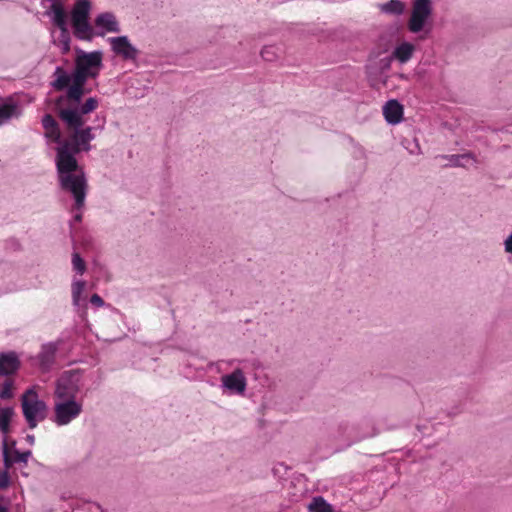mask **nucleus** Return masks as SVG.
<instances>
[{
  "label": "nucleus",
  "instance_id": "f257e3e1",
  "mask_svg": "<svg viewBox=\"0 0 512 512\" xmlns=\"http://www.w3.org/2000/svg\"><path fill=\"white\" fill-rule=\"evenodd\" d=\"M59 187L74 199V207H84L88 191L86 173L82 166L55 165Z\"/></svg>",
  "mask_w": 512,
  "mask_h": 512
},
{
  "label": "nucleus",
  "instance_id": "f03ea898",
  "mask_svg": "<svg viewBox=\"0 0 512 512\" xmlns=\"http://www.w3.org/2000/svg\"><path fill=\"white\" fill-rule=\"evenodd\" d=\"M432 15V0H413L407 29L413 34L421 33L419 39H427L432 32Z\"/></svg>",
  "mask_w": 512,
  "mask_h": 512
},
{
  "label": "nucleus",
  "instance_id": "7ed1b4c3",
  "mask_svg": "<svg viewBox=\"0 0 512 512\" xmlns=\"http://www.w3.org/2000/svg\"><path fill=\"white\" fill-rule=\"evenodd\" d=\"M20 401L23 417L30 429L36 428L39 422L46 419L48 406L39 398L34 387L28 388Z\"/></svg>",
  "mask_w": 512,
  "mask_h": 512
},
{
  "label": "nucleus",
  "instance_id": "20e7f679",
  "mask_svg": "<svg viewBox=\"0 0 512 512\" xmlns=\"http://www.w3.org/2000/svg\"><path fill=\"white\" fill-rule=\"evenodd\" d=\"M83 374L84 370L80 368L63 371L55 381V397L76 398V395L81 389Z\"/></svg>",
  "mask_w": 512,
  "mask_h": 512
},
{
  "label": "nucleus",
  "instance_id": "39448f33",
  "mask_svg": "<svg viewBox=\"0 0 512 512\" xmlns=\"http://www.w3.org/2000/svg\"><path fill=\"white\" fill-rule=\"evenodd\" d=\"M54 403L52 421L58 426H65L76 419L82 412V404L74 397L57 398Z\"/></svg>",
  "mask_w": 512,
  "mask_h": 512
},
{
  "label": "nucleus",
  "instance_id": "423d86ee",
  "mask_svg": "<svg viewBox=\"0 0 512 512\" xmlns=\"http://www.w3.org/2000/svg\"><path fill=\"white\" fill-rule=\"evenodd\" d=\"M56 143L55 165L81 166L76 158L81 150L75 138L70 136L69 140H63L61 137V141Z\"/></svg>",
  "mask_w": 512,
  "mask_h": 512
},
{
  "label": "nucleus",
  "instance_id": "0eeeda50",
  "mask_svg": "<svg viewBox=\"0 0 512 512\" xmlns=\"http://www.w3.org/2000/svg\"><path fill=\"white\" fill-rule=\"evenodd\" d=\"M99 100L97 97H89L80 104L69 105L67 107H59L57 115L59 119L85 120L84 116L92 113L98 107Z\"/></svg>",
  "mask_w": 512,
  "mask_h": 512
},
{
  "label": "nucleus",
  "instance_id": "6e6552de",
  "mask_svg": "<svg viewBox=\"0 0 512 512\" xmlns=\"http://www.w3.org/2000/svg\"><path fill=\"white\" fill-rule=\"evenodd\" d=\"M221 388L230 395H243L247 388V380L240 368L221 377Z\"/></svg>",
  "mask_w": 512,
  "mask_h": 512
},
{
  "label": "nucleus",
  "instance_id": "1a4fd4ad",
  "mask_svg": "<svg viewBox=\"0 0 512 512\" xmlns=\"http://www.w3.org/2000/svg\"><path fill=\"white\" fill-rule=\"evenodd\" d=\"M108 41L111 44V50L124 60H135L137 58L139 50L130 42L128 36L110 37Z\"/></svg>",
  "mask_w": 512,
  "mask_h": 512
},
{
  "label": "nucleus",
  "instance_id": "9d476101",
  "mask_svg": "<svg viewBox=\"0 0 512 512\" xmlns=\"http://www.w3.org/2000/svg\"><path fill=\"white\" fill-rule=\"evenodd\" d=\"M65 127L72 132L71 136L77 141H92L95 139L92 126H84L85 120L60 119Z\"/></svg>",
  "mask_w": 512,
  "mask_h": 512
},
{
  "label": "nucleus",
  "instance_id": "9b49d317",
  "mask_svg": "<svg viewBox=\"0 0 512 512\" xmlns=\"http://www.w3.org/2000/svg\"><path fill=\"white\" fill-rule=\"evenodd\" d=\"M97 28L96 36L104 37L107 32L119 33L120 24L112 12H102L94 19Z\"/></svg>",
  "mask_w": 512,
  "mask_h": 512
},
{
  "label": "nucleus",
  "instance_id": "f8f14e48",
  "mask_svg": "<svg viewBox=\"0 0 512 512\" xmlns=\"http://www.w3.org/2000/svg\"><path fill=\"white\" fill-rule=\"evenodd\" d=\"M60 341L44 343L41 346V350L36 356L38 360L39 368L42 372L50 371L51 367L55 363L56 353L58 351Z\"/></svg>",
  "mask_w": 512,
  "mask_h": 512
},
{
  "label": "nucleus",
  "instance_id": "ddd939ff",
  "mask_svg": "<svg viewBox=\"0 0 512 512\" xmlns=\"http://www.w3.org/2000/svg\"><path fill=\"white\" fill-rule=\"evenodd\" d=\"M21 361L17 352L7 351L0 353V376L11 377L20 369Z\"/></svg>",
  "mask_w": 512,
  "mask_h": 512
},
{
  "label": "nucleus",
  "instance_id": "4468645a",
  "mask_svg": "<svg viewBox=\"0 0 512 512\" xmlns=\"http://www.w3.org/2000/svg\"><path fill=\"white\" fill-rule=\"evenodd\" d=\"M385 121L389 125H397L404 119V106L397 99H389L382 107Z\"/></svg>",
  "mask_w": 512,
  "mask_h": 512
},
{
  "label": "nucleus",
  "instance_id": "2eb2a0df",
  "mask_svg": "<svg viewBox=\"0 0 512 512\" xmlns=\"http://www.w3.org/2000/svg\"><path fill=\"white\" fill-rule=\"evenodd\" d=\"M73 34L78 40L91 42L96 36L95 30L90 23V18L71 21Z\"/></svg>",
  "mask_w": 512,
  "mask_h": 512
},
{
  "label": "nucleus",
  "instance_id": "dca6fc26",
  "mask_svg": "<svg viewBox=\"0 0 512 512\" xmlns=\"http://www.w3.org/2000/svg\"><path fill=\"white\" fill-rule=\"evenodd\" d=\"M22 113L20 105L11 97L0 101V126Z\"/></svg>",
  "mask_w": 512,
  "mask_h": 512
},
{
  "label": "nucleus",
  "instance_id": "f3484780",
  "mask_svg": "<svg viewBox=\"0 0 512 512\" xmlns=\"http://www.w3.org/2000/svg\"><path fill=\"white\" fill-rule=\"evenodd\" d=\"M53 77L54 79L50 82V85L56 91L66 92L73 83L72 71L68 72L61 66L55 68Z\"/></svg>",
  "mask_w": 512,
  "mask_h": 512
},
{
  "label": "nucleus",
  "instance_id": "a211bd4d",
  "mask_svg": "<svg viewBox=\"0 0 512 512\" xmlns=\"http://www.w3.org/2000/svg\"><path fill=\"white\" fill-rule=\"evenodd\" d=\"M365 74L371 88L379 90L381 85H387L388 76H383L377 67L371 63L365 65Z\"/></svg>",
  "mask_w": 512,
  "mask_h": 512
},
{
  "label": "nucleus",
  "instance_id": "6ab92c4d",
  "mask_svg": "<svg viewBox=\"0 0 512 512\" xmlns=\"http://www.w3.org/2000/svg\"><path fill=\"white\" fill-rule=\"evenodd\" d=\"M42 126L45 130L49 131L45 134L47 138H51L53 142L61 141V130L57 120L51 114H45L41 120Z\"/></svg>",
  "mask_w": 512,
  "mask_h": 512
},
{
  "label": "nucleus",
  "instance_id": "aec40b11",
  "mask_svg": "<svg viewBox=\"0 0 512 512\" xmlns=\"http://www.w3.org/2000/svg\"><path fill=\"white\" fill-rule=\"evenodd\" d=\"M414 51V44L407 41H403L402 43L395 46L391 56L393 57V59H396L401 64H404L412 58Z\"/></svg>",
  "mask_w": 512,
  "mask_h": 512
},
{
  "label": "nucleus",
  "instance_id": "412c9836",
  "mask_svg": "<svg viewBox=\"0 0 512 512\" xmlns=\"http://www.w3.org/2000/svg\"><path fill=\"white\" fill-rule=\"evenodd\" d=\"M91 8L92 4L90 0H76L70 12V20L75 21L90 18Z\"/></svg>",
  "mask_w": 512,
  "mask_h": 512
},
{
  "label": "nucleus",
  "instance_id": "4be33fe9",
  "mask_svg": "<svg viewBox=\"0 0 512 512\" xmlns=\"http://www.w3.org/2000/svg\"><path fill=\"white\" fill-rule=\"evenodd\" d=\"M381 13L385 15L400 16L405 12L406 6L402 0H388L377 5Z\"/></svg>",
  "mask_w": 512,
  "mask_h": 512
},
{
  "label": "nucleus",
  "instance_id": "5701e85b",
  "mask_svg": "<svg viewBox=\"0 0 512 512\" xmlns=\"http://www.w3.org/2000/svg\"><path fill=\"white\" fill-rule=\"evenodd\" d=\"M54 26H56L59 31V41L61 43V53L67 54L70 51L71 37L68 30L67 19H63L60 21L52 22Z\"/></svg>",
  "mask_w": 512,
  "mask_h": 512
},
{
  "label": "nucleus",
  "instance_id": "b1692460",
  "mask_svg": "<svg viewBox=\"0 0 512 512\" xmlns=\"http://www.w3.org/2000/svg\"><path fill=\"white\" fill-rule=\"evenodd\" d=\"M75 63H79L85 69H101L103 67V52L101 50H94L85 54V58L82 61H75Z\"/></svg>",
  "mask_w": 512,
  "mask_h": 512
},
{
  "label": "nucleus",
  "instance_id": "393cba45",
  "mask_svg": "<svg viewBox=\"0 0 512 512\" xmlns=\"http://www.w3.org/2000/svg\"><path fill=\"white\" fill-rule=\"evenodd\" d=\"M85 95V85L71 83L70 87L66 91V100L70 102V105L80 104Z\"/></svg>",
  "mask_w": 512,
  "mask_h": 512
},
{
  "label": "nucleus",
  "instance_id": "a878e982",
  "mask_svg": "<svg viewBox=\"0 0 512 512\" xmlns=\"http://www.w3.org/2000/svg\"><path fill=\"white\" fill-rule=\"evenodd\" d=\"M440 157L448 160L446 166L449 167H465L468 161L474 160V155L471 152L463 154L441 155Z\"/></svg>",
  "mask_w": 512,
  "mask_h": 512
},
{
  "label": "nucleus",
  "instance_id": "bb28decb",
  "mask_svg": "<svg viewBox=\"0 0 512 512\" xmlns=\"http://www.w3.org/2000/svg\"><path fill=\"white\" fill-rule=\"evenodd\" d=\"M307 508L309 512H334V507L322 496L313 497Z\"/></svg>",
  "mask_w": 512,
  "mask_h": 512
},
{
  "label": "nucleus",
  "instance_id": "cd10ccee",
  "mask_svg": "<svg viewBox=\"0 0 512 512\" xmlns=\"http://www.w3.org/2000/svg\"><path fill=\"white\" fill-rule=\"evenodd\" d=\"M86 287V282L84 280L75 279L72 282V304L75 308L79 309L81 294L83 293Z\"/></svg>",
  "mask_w": 512,
  "mask_h": 512
},
{
  "label": "nucleus",
  "instance_id": "c85d7f7f",
  "mask_svg": "<svg viewBox=\"0 0 512 512\" xmlns=\"http://www.w3.org/2000/svg\"><path fill=\"white\" fill-rule=\"evenodd\" d=\"M87 70L81 67L79 63H75V67L72 69L73 83L86 85L89 79Z\"/></svg>",
  "mask_w": 512,
  "mask_h": 512
},
{
  "label": "nucleus",
  "instance_id": "c756f323",
  "mask_svg": "<svg viewBox=\"0 0 512 512\" xmlns=\"http://www.w3.org/2000/svg\"><path fill=\"white\" fill-rule=\"evenodd\" d=\"M15 414L12 406H1L0 405V424L11 425L13 416Z\"/></svg>",
  "mask_w": 512,
  "mask_h": 512
},
{
  "label": "nucleus",
  "instance_id": "7c9ffc66",
  "mask_svg": "<svg viewBox=\"0 0 512 512\" xmlns=\"http://www.w3.org/2000/svg\"><path fill=\"white\" fill-rule=\"evenodd\" d=\"M72 265L74 271L79 275H83L87 269L84 259L78 252L72 254Z\"/></svg>",
  "mask_w": 512,
  "mask_h": 512
},
{
  "label": "nucleus",
  "instance_id": "2f4dec72",
  "mask_svg": "<svg viewBox=\"0 0 512 512\" xmlns=\"http://www.w3.org/2000/svg\"><path fill=\"white\" fill-rule=\"evenodd\" d=\"M14 382L11 379L5 380L0 387V399L8 400L13 397V388Z\"/></svg>",
  "mask_w": 512,
  "mask_h": 512
},
{
  "label": "nucleus",
  "instance_id": "473e14b6",
  "mask_svg": "<svg viewBox=\"0 0 512 512\" xmlns=\"http://www.w3.org/2000/svg\"><path fill=\"white\" fill-rule=\"evenodd\" d=\"M12 455L15 459L16 464H23L24 466H26L28 464L29 458L32 456V451L31 450L20 451L18 449H14Z\"/></svg>",
  "mask_w": 512,
  "mask_h": 512
},
{
  "label": "nucleus",
  "instance_id": "72a5a7b5",
  "mask_svg": "<svg viewBox=\"0 0 512 512\" xmlns=\"http://www.w3.org/2000/svg\"><path fill=\"white\" fill-rule=\"evenodd\" d=\"M1 450H2L3 465H4L3 470L9 471V469L14 464H16L15 459H14L13 455L10 453V450L8 449V445L1 446Z\"/></svg>",
  "mask_w": 512,
  "mask_h": 512
},
{
  "label": "nucleus",
  "instance_id": "f704fd0d",
  "mask_svg": "<svg viewBox=\"0 0 512 512\" xmlns=\"http://www.w3.org/2000/svg\"><path fill=\"white\" fill-rule=\"evenodd\" d=\"M260 55L263 60L269 61V62L275 61L278 57L276 49L272 45L264 46L260 52Z\"/></svg>",
  "mask_w": 512,
  "mask_h": 512
},
{
  "label": "nucleus",
  "instance_id": "c9c22d12",
  "mask_svg": "<svg viewBox=\"0 0 512 512\" xmlns=\"http://www.w3.org/2000/svg\"><path fill=\"white\" fill-rule=\"evenodd\" d=\"M393 60V57L390 55L378 61L371 62V64L376 66L377 69L383 74L385 71H388L391 68V63Z\"/></svg>",
  "mask_w": 512,
  "mask_h": 512
},
{
  "label": "nucleus",
  "instance_id": "e433bc0d",
  "mask_svg": "<svg viewBox=\"0 0 512 512\" xmlns=\"http://www.w3.org/2000/svg\"><path fill=\"white\" fill-rule=\"evenodd\" d=\"M11 485V477L9 471H0V490H5Z\"/></svg>",
  "mask_w": 512,
  "mask_h": 512
},
{
  "label": "nucleus",
  "instance_id": "4c0bfd02",
  "mask_svg": "<svg viewBox=\"0 0 512 512\" xmlns=\"http://www.w3.org/2000/svg\"><path fill=\"white\" fill-rule=\"evenodd\" d=\"M11 431V425H3L0 424V432L3 435L1 446H7L8 445V434Z\"/></svg>",
  "mask_w": 512,
  "mask_h": 512
},
{
  "label": "nucleus",
  "instance_id": "58836bf2",
  "mask_svg": "<svg viewBox=\"0 0 512 512\" xmlns=\"http://www.w3.org/2000/svg\"><path fill=\"white\" fill-rule=\"evenodd\" d=\"M89 301H90V303H91L92 305H94V306H96V307H103V306L105 305V301H104V300H103V298H102L99 294H97V293H95V294L91 295V297H90V300H89Z\"/></svg>",
  "mask_w": 512,
  "mask_h": 512
},
{
  "label": "nucleus",
  "instance_id": "ea45409f",
  "mask_svg": "<svg viewBox=\"0 0 512 512\" xmlns=\"http://www.w3.org/2000/svg\"><path fill=\"white\" fill-rule=\"evenodd\" d=\"M350 142L354 144V147H355V152H354V155L356 158H364L365 157V150L362 146H360L359 144H355L354 143V140L352 138H350Z\"/></svg>",
  "mask_w": 512,
  "mask_h": 512
},
{
  "label": "nucleus",
  "instance_id": "a19ab883",
  "mask_svg": "<svg viewBox=\"0 0 512 512\" xmlns=\"http://www.w3.org/2000/svg\"><path fill=\"white\" fill-rule=\"evenodd\" d=\"M504 249L507 253L512 254V232L508 235V237L504 241Z\"/></svg>",
  "mask_w": 512,
  "mask_h": 512
},
{
  "label": "nucleus",
  "instance_id": "79ce46f5",
  "mask_svg": "<svg viewBox=\"0 0 512 512\" xmlns=\"http://www.w3.org/2000/svg\"><path fill=\"white\" fill-rule=\"evenodd\" d=\"M91 141H77V144L79 145V148L81 151L88 152L91 150L92 146L90 145Z\"/></svg>",
  "mask_w": 512,
  "mask_h": 512
},
{
  "label": "nucleus",
  "instance_id": "37998d69",
  "mask_svg": "<svg viewBox=\"0 0 512 512\" xmlns=\"http://www.w3.org/2000/svg\"><path fill=\"white\" fill-rule=\"evenodd\" d=\"M76 52V60L75 61H82L85 58V54H88L89 52H86L80 48L75 49Z\"/></svg>",
  "mask_w": 512,
  "mask_h": 512
},
{
  "label": "nucleus",
  "instance_id": "c03bdc74",
  "mask_svg": "<svg viewBox=\"0 0 512 512\" xmlns=\"http://www.w3.org/2000/svg\"><path fill=\"white\" fill-rule=\"evenodd\" d=\"M99 70H100V69H95V68L88 69V70H87L88 78H93V79H95L96 77H98V75H99Z\"/></svg>",
  "mask_w": 512,
  "mask_h": 512
},
{
  "label": "nucleus",
  "instance_id": "a18cd8bd",
  "mask_svg": "<svg viewBox=\"0 0 512 512\" xmlns=\"http://www.w3.org/2000/svg\"><path fill=\"white\" fill-rule=\"evenodd\" d=\"M16 445H17V441L15 439H8V449L10 448L11 449V454H13V451L14 449H17L16 448Z\"/></svg>",
  "mask_w": 512,
  "mask_h": 512
},
{
  "label": "nucleus",
  "instance_id": "49530a36",
  "mask_svg": "<svg viewBox=\"0 0 512 512\" xmlns=\"http://www.w3.org/2000/svg\"><path fill=\"white\" fill-rule=\"evenodd\" d=\"M375 433H365V434H361V435H358L356 438H355V442L357 441H361L363 439H366L368 437H372Z\"/></svg>",
  "mask_w": 512,
  "mask_h": 512
},
{
  "label": "nucleus",
  "instance_id": "de8ad7c7",
  "mask_svg": "<svg viewBox=\"0 0 512 512\" xmlns=\"http://www.w3.org/2000/svg\"><path fill=\"white\" fill-rule=\"evenodd\" d=\"M25 439L30 445L35 443V436L33 434H28Z\"/></svg>",
  "mask_w": 512,
  "mask_h": 512
},
{
  "label": "nucleus",
  "instance_id": "09e8293b",
  "mask_svg": "<svg viewBox=\"0 0 512 512\" xmlns=\"http://www.w3.org/2000/svg\"><path fill=\"white\" fill-rule=\"evenodd\" d=\"M65 99H66V94H65V95H61V96H59V97L55 100V104H56V106L61 105V104L64 102V100H65Z\"/></svg>",
  "mask_w": 512,
  "mask_h": 512
},
{
  "label": "nucleus",
  "instance_id": "8fccbe9b",
  "mask_svg": "<svg viewBox=\"0 0 512 512\" xmlns=\"http://www.w3.org/2000/svg\"><path fill=\"white\" fill-rule=\"evenodd\" d=\"M73 219H74V221H76V222H80V221H82V214H81V213H77V214H75V215L73 216Z\"/></svg>",
  "mask_w": 512,
  "mask_h": 512
},
{
  "label": "nucleus",
  "instance_id": "3c124183",
  "mask_svg": "<svg viewBox=\"0 0 512 512\" xmlns=\"http://www.w3.org/2000/svg\"><path fill=\"white\" fill-rule=\"evenodd\" d=\"M426 428L425 425H416V429L422 434L424 432V429Z\"/></svg>",
  "mask_w": 512,
  "mask_h": 512
},
{
  "label": "nucleus",
  "instance_id": "603ef678",
  "mask_svg": "<svg viewBox=\"0 0 512 512\" xmlns=\"http://www.w3.org/2000/svg\"><path fill=\"white\" fill-rule=\"evenodd\" d=\"M8 507L0 503V512H8Z\"/></svg>",
  "mask_w": 512,
  "mask_h": 512
},
{
  "label": "nucleus",
  "instance_id": "864d4df0",
  "mask_svg": "<svg viewBox=\"0 0 512 512\" xmlns=\"http://www.w3.org/2000/svg\"><path fill=\"white\" fill-rule=\"evenodd\" d=\"M272 471H273L274 475H277V473L279 471H281V468H279V466L278 467H274Z\"/></svg>",
  "mask_w": 512,
  "mask_h": 512
},
{
  "label": "nucleus",
  "instance_id": "5fc2aeb1",
  "mask_svg": "<svg viewBox=\"0 0 512 512\" xmlns=\"http://www.w3.org/2000/svg\"><path fill=\"white\" fill-rule=\"evenodd\" d=\"M278 466H279V468H283L285 470L287 469V467L283 463H279Z\"/></svg>",
  "mask_w": 512,
  "mask_h": 512
},
{
  "label": "nucleus",
  "instance_id": "6e6d98bb",
  "mask_svg": "<svg viewBox=\"0 0 512 512\" xmlns=\"http://www.w3.org/2000/svg\"><path fill=\"white\" fill-rule=\"evenodd\" d=\"M399 77H400L401 79H406V78H407V77H406V75H405V74H403V73H400V74H399Z\"/></svg>",
  "mask_w": 512,
  "mask_h": 512
},
{
  "label": "nucleus",
  "instance_id": "4d7b16f0",
  "mask_svg": "<svg viewBox=\"0 0 512 512\" xmlns=\"http://www.w3.org/2000/svg\"><path fill=\"white\" fill-rule=\"evenodd\" d=\"M88 92H90V90L85 87V94H87Z\"/></svg>",
  "mask_w": 512,
  "mask_h": 512
}]
</instances>
